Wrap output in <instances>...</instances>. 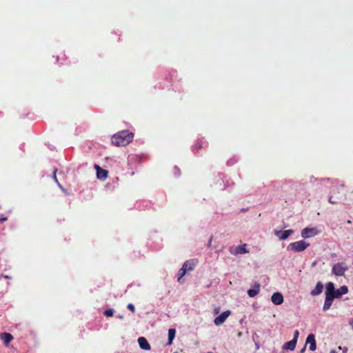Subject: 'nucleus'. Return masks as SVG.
<instances>
[{
    "instance_id": "nucleus-1",
    "label": "nucleus",
    "mask_w": 353,
    "mask_h": 353,
    "mask_svg": "<svg viewBox=\"0 0 353 353\" xmlns=\"http://www.w3.org/2000/svg\"><path fill=\"white\" fill-rule=\"evenodd\" d=\"M134 134L128 130L119 132L111 138L112 143L117 146H125L132 142Z\"/></svg>"
},
{
    "instance_id": "nucleus-2",
    "label": "nucleus",
    "mask_w": 353,
    "mask_h": 353,
    "mask_svg": "<svg viewBox=\"0 0 353 353\" xmlns=\"http://www.w3.org/2000/svg\"><path fill=\"white\" fill-rule=\"evenodd\" d=\"M310 246V244L306 243L303 240L293 242L288 245L287 249L288 250H292L296 252L304 251Z\"/></svg>"
},
{
    "instance_id": "nucleus-3",
    "label": "nucleus",
    "mask_w": 353,
    "mask_h": 353,
    "mask_svg": "<svg viewBox=\"0 0 353 353\" xmlns=\"http://www.w3.org/2000/svg\"><path fill=\"white\" fill-rule=\"evenodd\" d=\"M348 270V267L345 263L341 262L334 264L332 268V272L337 276H343L345 272Z\"/></svg>"
},
{
    "instance_id": "nucleus-4",
    "label": "nucleus",
    "mask_w": 353,
    "mask_h": 353,
    "mask_svg": "<svg viewBox=\"0 0 353 353\" xmlns=\"http://www.w3.org/2000/svg\"><path fill=\"white\" fill-rule=\"evenodd\" d=\"M318 231L314 228H305L301 231V236L304 239L313 237L316 235Z\"/></svg>"
},
{
    "instance_id": "nucleus-5",
    "label": "nucleus",
    "mask_w": 353,
    "mask_h": 353,
    "mask_svg": "<svg viewBox=\"0 0 353 353\" xmlns=\"http://www.w3.org/2000/svg\"><path fill=\"white\" fill-rule=\"evenodd\" d=\"M246 244H243L242 245L236 246V247H230V252L232 254L237 255L239 254H245L249 251L245 248Z\"/></svg>"
},
{
    "instance_id": "nucleus-6",
    "label": "nucleus",
    "mask_w": 353,
    "mask_h": 353,
    "mask_svg": "<svg viewBox=\"0 0 353 353\" xmlns=\"http://www.w3.org/2000/svg\"><path fill=\"white\" fill-rule=\"evenodd\" d=\"M294 233L293 230H287L284 231L281 230H276L274 232L275 235L280 239V240H285L287 239L290 235Z\"/></svg>"
},
{
    "instance_id": "nucleus-7",
    "label": "nucleus",
    "mask_w": 353,
    "mask_h": 353,
    "mask_svg": "<svg viewBox=\"0 0 353 353\" xmlns=\"http://www.w3.org/2000/svg\"><path fill=\"white\" fill-rule=\"evenodd\" d=\"M230 311L227 310L222 312L219 316L215 318L214 323L216 325H220L224 323L227 318L230 316Z\"/></svg>"
},
{
    "instance_id": "nucleus-8",
    "label": "nucleus",
    "mask_w": 353,
    "mask_h": 353,
    "mask_svg": "<svg viewBox=\"0 0 353 353\" xmlns=\"http://www.w3.org/2000/svg\"><path fill=\"white\" fill-rule=\"evenodd\" d=\"M94 168L97 170V176L98 179H105L108 177V172L107 170L102 169L98 165H95Z\"/></svg>"
},
{
    "instance_id": "nucleus-9",
    "label": "nucleus",
    "mask_w": 353,
    "mask_h": 353,
    "mask_svg": "<svg viewBox=\"0 0 353 353\" xmlns=\"http://www.w3.org/2000/svg\"><path fill=\"white\" fill-rule=\"evenodd\" d=\"M0 339L3 342L6 346H8L10 343L13 340V336L10 333L3 332L0 334Z\"/></svg>"
},
{
    "instance_id": "nucleus-10",
    "label": "nucleus",
    "mask_w": 353,
    "mask_h": 353,
    "mask_svg": "<svg viewBox=\"0 0 353 353\" xmlns=\"http://www.w3.org/2000/svg\"><path fill=\"white\" fill-rule=\"evenodd\" d=\"M271 301L275 305H281L283 302V296L280 292H274L272 295Z\"/></svg>"
},
{
    "instance_id": "nucleus-11",
    "label": "nucleus",
    "mask_w": 353,
    "mask_h": 353,
    "mask_svg": "<svg viewBox=\"0 0 353 353\" xmlns=\"http://www.w3.org/2000/svg\"><path fill=\"white\" fill-rule=\"evenodd\" d=\"M306 343L310 344V350L314 351L316 348L315 337L313 334H310L306 339Z\"/></svg>"
},
{
    "instance_id": "nucleus-12",
    "label": "nucleus",
    "mask_w": 353,
    "mask_h": 353,
    "mask_svg": "<svg viewBox=\"0 0 353 353\" xmlns=\"http://www.w3.org/2000/svg\"><path fill=\"white\" fill-rule=\"evenodd\" d=\"M138 343L140 347L143 350H150L151 348L150 345L145 337H139L138 339Z\"/></svg>"
},
{
    "instance_id": "nucleus-13",
    "label": "nucleus",
    "mask_w": 353,
    "mask_h": 353,
    "mask_svg": "<svg viewBox=\"0 0 353 353\" xmlns=\"http://www.w3.org/2000/svg\"><path fill=\"white\" fill-rule=\"evenodd\" d=\"M334 293H335L334 285L332 282H329L326 285L325 296L334 298Z\"/></svg>"
},
{
    "instance_id": "nucleus-14",
    "label": "nucleus",
    "mask_w": 353,
    "mask_h": 353,
    "mask_svg": "<svg viewBox=\"0 0 353 353\" xmlns=\"http://www.w3.org/2000/svg\"><path fill=\"white\" fill-rule=\"evenodd\" d=\"M348 292V288L346 285H343L340 287L339 289L335 290V293L334 294V299H339L342 295L345 294Z\"/></svg>"
},
{
    "instance_id": "nucleus-15",
    "label": "nucleus",
    "mask_w": 353,
    "mask_h": 353,
    "mask_svg": "<svg viewBox=\"0 0 353 353\" xmlns=\"http://www.w3.org/2000/svg\"><path fill=\"white\" fill-rule=\"evenodd\" d=\"M323 284L321 283V282H318L316 283V287L314 288V289H313L312 291H311V295L312 296H317L319 294H320L322 291H323Z\"/></svg>"
},
{
    "instance_id": "nucleus-16",
    "label": "nucleus",
    "mask_w": 353,
    "mask_h": 353,
    "mask_svg": "<svg viewBox=\"0 0 353 353\" xmlns=\"http://www.w3.org/2000/svg\"><path fill=\"white\" fill-rule=\"evenodd\" d=\"M195 265H196V263L194 262L193 260H188V261H186L183 263V267L188 272V271H192L194 269Z\"/></svg>"
},
{
    "instance_id": "nucleus-17",
    "label": "nucleus",
    "mask_w": 353,
    "mask_h": 353,
    "mask_svg": "<svg viewBox=\"0 0 353 353\" xmlns=\"http://www.w3.org/2000/svg\"><path fill=\"white\" fill-rule=\"evenodd\" d=\"M296 341L295 340H291L283 345V350H294L296 347Z\"/></svg>"
},
{
    "instance_id": "nucleus-18",
    "label": "nucleus",
    "mask_w": 353,
    "mask_h": 353,
    "mask_svg": "<svg viewBox=\"0 0 353 353\" xmlns=\"http://www.w3.org/2000/svg\"><path fill=\"white\" fill-rule=\"evenodd\" d=\"M334 299V298H332L331 296H325V299L324 305L323 307V311H327V310H329L330 308Z\"/></svg>"
},
{
    "instance_id": "nucleus-19",
    "label": "nucleus",
    "mask_w": 353,
    "mask_h": 353,
    "mask_svg": "<svg viewBox=\"0 0 353 353\" xmlns=\"http://www.w3.org/2000/svg\"><path fill=\"white\" fill-rule=\"evenodd\" d=\"M176 335L175 329L170 328L168 330V345H171Z\"/></svg>"
},
{
    "instance_id": "nucleus-20",
    "label": "nucleus",
    "mask_w": 353,
    "mask_h": 353,
    "mask_svg": "<svg viewBox=\"0 0 353 353\" xmlns=\"http://www.w3.org/2000/svg\"><path fill=\"white\" fill-rule=\"evenodd\" d=\"M259 293V285H255L254 288L248 290V294L250 297H254Z\"/></svg>"
},
{
    "instance_id": "nucleus-21",
    "label": "nucleus",
    "mask_w": 353,
    "mask_h": 353,
    "mask_svg": "<svg viewBox=\"0 0 353 353\" xmlns=\"http://www.w3.org/2000/svg\"><path fill=\"white\" fill-rule=\"evenodd\" d=\"M205 142L201 139H198L193 145V150L199 152V150L203 148Z\"/></svg>"
},
{
    "instance_id": "nucleus-22",
    "label": "nucleus",
    "mask_w": 353,
    "mask_h": 353,
    "mask_svg": "<svg viewBox=\"0 0 353 353\" xmlns=\"http://www.w3.org/2000/svg\"><path fill=\"white\" fill-rule=\"evenodd\" d=\"M187 271L182 266V268L179 270L178 272V281L179 283H181V279L183 276L186 274Z\"/></svg>"
},
{
    "instance_id": "nucleus-23",
    "label": "nucleus",
    "mask_w": 353,
    "mask_h": 353,
    "mask_svg": "<svg viewBox=\"0 0 353 353\" xmlns=\"http://www.w3.org/2000/svg\"><path fill=\"white\" fill-rule=\"evenodd\" d=\"M104 314L106 316H112L113 314H114V310L112 309L105 310V312H104Z\"/></svg>"
},
{
    "instance_id": "nucleus-24",
    "label": "nucleus",
    "mask_w": 353,
    "mask_h": 353,
    "mask_svg": "<svg viewBox=\"0 0 353 353\" xmlns=\"http://www.w3.org/2000/svg\"><path fill=\"white\" fill-rule=\"evenodd\" d=\"M127 308L130 310L132 313L135 312V307L134 305L132 303H129L127 305Z\"/></svg>"
},
{
    "instance_id": "nucleus-25",
    "label": "nucleus",
    "mask_w": 353,
    "mask_h": 353,
    "mask_svg": "<svg viewBox=\"0 0 353 353\" xmlns=\"http://www.w3.org/2000/svg\"><path fill=\"white\" fill-rule=\"evenodd\" d=\"M329 202L332 204H336L338 203V201L336 199H334L333 196H330L328 199Z\"/></svg>"
},
{
    "instance_id": "nucleus-26",
    "label": "nucleus",
    "mask_w": 353,
    "mask_h": 353,
    "mask_svg": "<svg viewBox=\"0 0 353 353\" xmlns=\"http://www.w3.org/2000/svg\"><path fill=\"white\" fill-rule=\"evenodd\" d=\"M299 336V330H296L294 332V337H293L292 340H295L297 342Z\"/></svg>"
},
{
    "instance_id": "nucleus-27",
    "label": "nucleus",
    "mask_w": 353,
    "mask_h": 353,
    "mask_svg": "<svg viewBox=\"0 0 353 353\" xmlns=\"http://www.w3.org/2000/svg\"><path fill=\"white\" fill-rule=\"evenodd\" d=\"M57 169H55V170H54L53 177H54V181H55L56 182H57V183H58V180H57V176H56V172H57Z\"/></svg>"
},
{
    "instance_id": "nucleus-28",
    "label": "nucleus",
    "mask_w": 353,
    "mask_h": 353,
    "mask_svg": "<svg viewBox=\"0 0 353 353\" xmlns=\"http://www.w3.org/2000/svg\"><path fill=\"white\" fill-rule=\"evenodd\" d=\"M8 220V218L7 217H3V218H0V223H3L6 221Z\"/></svg>"
},
{
    "instance_id": "nucleus-29",
    "label": "nucleus",
    "mask_w": 353,
    "mask_h": 353,
    "mask_svg": "<svg viewBox=\"0 0 353 353\" xmlns=\"http://www.w3.org/2000/svg\"><path fill=\"white\" fill-rule=\"evenodd\" d=\"M3 277L6 279H10L12 277L8 275H3Z\"/></svg>"
},
{
    "instance_id": "nucleus-30",
    "label": "nucleus",
    "mask_w": 353,
    "mask_h": 353,
    "mask_svg": "<svg viewBox=\"0 0 353 353\" xmlns=\"http://www.w3.org/2000/svg\"><path fill=\"white\" fill-rule=\"evenodd\" d=\"M350 325H351L352 328L353 329V318L350 321Z\"/></svg>"
},
{
    "instance_id": "nucleus-31",
    "label": "nucleus",
    "mask_w": 353,
    "mask_h": 353,
    "mask_svg": "<svg viewBox=\"0 0 353 353\" xmlns=\"http://www.w3.org/2000/svg\"><path fill=\"white\" fill-rule=\"evenodd\" d=\"M344 185L343 184L339 185V188H343Z\"/></svg>"
},
{
    "instance_id": "nucleus-32",
    "label": "nucleus",
    "mask_w": 353,
    "mask_h": 353,
    "mask_svg": "<svg viewBox=\"0 0 353 353\" xmlns=\"http://www.w3.org/2000/svg\"><path fill=\"white\" fill-rule=\"evenodd\" d=\"M336 189H337V190H337L336 192L339 194V193H340L339 188H336Z\"/></svg>"
},
{
    "instance_id": "nucleus-33",
    "label": "nucleus",
    "mask_w": 353,
    "mask_h": 353,
    "mask_svg": "<svg viewBox=\"0 0 353 353\" xmlns=\"http://www.w3.org/2000/svg\"><path fill=\"white\" fill-rule=\"evenodd\" d=\"M330 353H336L334 350H332Z\"/></svg>"
},
{
    "instance_id": "nucleus-34",
    "label": "nucleus",
    "mask_w": 353,
    "mask_h": 353,
    "mask_svg": "<svg viewBox=\"0 0 353 353\" xmlns=\"http://www.w3.org/2000/svg\"><path fill=\"white\" fill-rule=\"evenodd\" d=\"M305 348V347H303V348L301 350V352H304Z\"/></svg>"
}]
</instances>
